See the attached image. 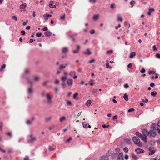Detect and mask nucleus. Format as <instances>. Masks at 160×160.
<instances>
[{"instance_id":"1","label":"nucleus","mask_w":160,"mask_h":160,"mask_svg":"<svg viewBox=\"0 0 160 160\" xmlns=\"http://www.w3.org/2000/svg\"><path fill=\"white\" fill-rule=\"evenodd\" d=\"M132 139L133 142L138 146L142 147V144L138 138L134 136L132 138Z\"/></svg>"},{"instance_id":"2","label":"nucleus","mask_w":160,"mask_h":160,"mask_svg":"<svg viewBox=\"0 0 160 160\" xmlns=\"http://www.w3.org/2000/svg\"><path fill=\"white\" fill-rule=\"evenodd\" d=\"M46 98L47 99V102L48 104H51L52 103V97L51 94L48 93L46 94Z\"/></svg>"},{"instance_id":"3","label":"nucleus","mask_w":160,"mask_h":160,"mask_svg":"<svg viewBox=\"0 0 160 160\" xmlns=\"http://www.w3.org/2000/svg\"><path fill=\"white\" fill-rule=\"evenodd\" d=\"M37 138L33 136L32 134H31L29 136V138L28 140V143H32L33 142L36 140Z\"/></svg>"},{"instance_id":"4","label":"nucleus","mask_w":160,"mask_h":160,"mask_svg":"<svg viewBox=\"0 0 160 160\" xmlns=\"http://www.w3.org/2000/svg\"><path fill=\"white\" fill-rule=\"evenodd\" d=\"M26 3L22 4L20 6V8L21 9L20 12H22V11H26V9L25 8L26 7Z\"/></svg>"},{"instance_id":"5","label":"nucleus","mask_w":160,"mask_h":160,"mask_svg":"<svg viewBox=\"0 0 160 160\" xmlns=\"http://www.w3.org/2000/svg\"><path fill=\"white\" fill-rule=\"evenodd\" d=\"M158 127V124L157 125L156 123H153L151 125V128L153 130H156L159 128Z\"/></svg>"},{"instance_id":"6","label":"nucleus","mask_w":160,"mask_h":160,"mask_svg":"<svg viewBox=\"0 0 160 160\" xmlns=\"http://www.w3.org/2000/svg\"><path fill=\"white\" fill-rule=\"evenodd\" d=\"M135 152L137 154H139L140 153H142L144 152V150L142 149H141L140 148H138L135 150Z\"/></svg>"},{"instance_id":"7","label":"nucleus","mask_w":160,"mask_h":160,"mask_svg":"<svg viewBox=\"0 0 160 160\" xmlns=\"http://www.w3.org/2000/svg\"><path fill=\"white\" fill-rule=\"evenodd\" d=\"M149 150L150 151V152L149 153V155L153 154L156 151L155 150L153 149V147L149 148Z\"/></svg>"},{"instance_id":"8","label":"nucleus","mask_w":160,"mask_h":160,"mask_svg":"<svg viewBox=\"0 0 160 160\" xmlns=\"http://www.w3.org/2000/svg\"><path fill=\"white\" fill-rule=\"evenodd\" d=\"M149 135H150L151 136L154 137L156 136L157 134L155 131L151 130L149 132Z\"/></svg>"},{"instance_id":"9","label":"nucleus","mask_w":160,"mask_h":160,"mask_svg":"<svg viewBox=\"0 0 160 160\" xmlns=\"http://www.w3.org/2000/svg\"><path fill=\"white\" fill-rule=\"evenodd\" d=\"M123 155L122 153H120L118 155L117 160H123Z\"/></svg>"},{"instance_id":"10","label":"nucleus","mask_w":160,"mask_h":160,"mask_svg":"<svg viewBox=\"0 0 160 160\" xmlns=\"http://www.w3.org/2000/svg\"><path fill=\"white\" fill-rule=\"evenodd\" d=\"M142 132L144 136H148L149 135V132L146 129H143Z\"/></svg>"},{"instance_id":"11","label":"nucleus","mask_w":160,"mask_h":160,"mask_svg":"<svg viewBox=\"0 0 160 160\" xmlns=\"http://www.w3.org/2000/svg\"><path fill=\"white\" fill-rule=\"evenodd\" d=\"M68 65V63H67L65 64H61L59 65V69H62L67 67Z\"/></svg>"},{"instance_id":"12","label":"nucleus","mask_w":160,"mask_h":160,"mask_svg":"<svg viewBox=\"0 0 160 160\" xmlns=\"http://www.w3.org/2000/svg\"><path fill=\"white\" fill-rule=\"evenodd\" d=\"M67 84L69 86H71L73 84V80L72 79H68L67 82Z\"/></svg>"},{"instance_id":"13","label":"nucleus","mask_w":160,"mask_h":160,"mask_svg":"<svg viewBox=\"0 0 160 160\" xmlns=\"http://www.w3.org/2000/svg\"><path fill=\"white\" fill-rule=\"evenodd\" d=\"M49 6L50 7L52 8H56V6L55 5H53V2L52 1L50 2Z\"/></svg>"},{"instance_id":"14","label":"nucleus","mask_w":160,"mask_h":160,"mask_svg":"<svg viewBox=\"0 0 160 160\" xmlns=\"http://www.w3.org/2000/svg\"><path fill=\"white\" fill-rule=\"evenodd\" d=\"M68 51V48L67 47H64L62 48V52L63 53H67Z\"/></svg>"},{"instance_id":"15","label":"nucleus","mask_w":160,"mask_h":160,"mask_svg":"<svg viewBox=\"0 0 160 160\" xmlns=\"http://www.w3.org/2000/svg\"><path fill=\"white\" fill-rule=\"evenodd\" d=\"M147 136H144L142 135V136L141 137V139L143 140L145 142H147Z\"/></svg>"},{"instance_id":"16","label":"nucleus","mask_w":160,"mask_h":160,"mask_svg":"<svg viewBox=\"0 0 160 160\" xmlns=\"http://www.w3.org/2000/svg\"><path fill=\"white\" fill-rule=\"evenodd\" d=\"M136 55V52H132L129 56V58H132L133 57Z\"/></svg>"},{"instance_id":"17","label":"nucleus","mask_w":160,"mask_h":160,"mask_svg":"<svg viewBox=\"0 0 160 160\" xmlns=\"http://www.w3.org/2000/svg\"><path fill=\"white\" fill-rule=\"evenodd\" d=\"M48 93H47L45 91H43L41 92V96L42 97H44L45 96H46V94Z\"/></svg>"},{"instance_id":"18","label":"nucleus","mask_w":160,"mask_h":160,"mask_svg":"<svg viewBox=\"0 0 160 160\" xmlns=\"http://www.w3.org/2000/svg\"><path fill=\"white\" fill-rule=\"evenodd\" d=\"M154 9L153 8H152L149 9V11L148 12V15H150L152 12L154 11Z\"/></svg>"},{"instance_id":"19","label":"nucleus","mask_w":160,"mask_h":160,"mask_svg":"<svg viewBox=\"0 0 160 160\" xmlns=\"http://www.w3.org/2000/svg\"><path fill=\"white\" fill-rule=\"evenodd\" d=\"M99 17V15L96 14L93 16L92 19L94 20H96L98 19Z\"/></svg>"},{"instance_id":"20","label":"nucleus","mask_w":160,"mask_h":160,"mask_svg":"<svg viewBox=\"0 0 160 160\" xmlns=\"http://www.w3.org/2000/svg\"><path fill=\"white\" fill-rule=\"evenodd\" d=\"M123 98L126 101H128V96L126 93L124 94L123 96Z\"/></svg>"},{"instance_id":"21","label":"nucleus","mask_w":160,"mask_h":160,"mask_svg":"<svg viewBox=\"0 0 160 160\" xmlns=\"http://www.w3.org/2000/svg\"><path fill=\"white\" fill-rule=\"evenodd\" d=\"M48 16H49V14L48 13H46V14L44 15L43 16V17L44 18V19L45 20L47 21L48 20Z\"/></svg>"},{"instance_id":"22","label":"nucleus","mask_w":160,"mask_h":160,"mask_svg":"<svg viewBox=\"0 0 160 160\" xmlns=\"http://www.w3.org/2000/svg\"><path fill=\"white\" fill-rule=\"evenodd\" d=\"M45 35L47 36H49L51 34V33L49 31H47V32H44Z\"/></svg>"},{"instance_id":"23","label":"nucleus","mask_w":160,"mask_h":160,"mask_svg":"<svg viewBox=\"0 0 160 160\" xmlns=\"http://www.w3.org/2000/svg\"><path fill=\"white\" fill-rule=\"evenodd\" d=\"M32 89L31 88H29L28 89V92L29 94H31L32 93Z\"/></svg>"},{"instance_id":"24","label":"nucleus","mask_w":160,"mask_h":160,"mask_svg":"<svg viewBox=\"0 0 160 160\" xmlns=\"http://www.w3.org/2000/svg\"><path fill=\"white\" fill-rule=\"evenodd\" d=\"M66 119V117L65 116H63L61 117L60 118V121L61 122H62L63 121L65 120Z\"/></svg>"},{"instance_id":"25","label":"nucleus","mask_w":160,"mask_h":160,"mask_svg":"<svg viewBox=\"0 0 160 160\" xmlns=\"http://www.w3.org/2000/svg\"><path fill=\"white\" fill-rule=\"evenodd\" d=\"M67 78L68 77H67V76H63V77H62L61 78V80L63 82H64L67 79Z\"/></svg>"},{"instance_id":"26","label":"nucleus","mask_w":160,"mask_h":160,"mask_svg":"<svg viewBox=\"0 0 160 160\" xmlns=\"http://www.w3.org/2000/svg\"><path fill=\"white\" fill-rule=\"evenodd\" d=\"M135 134L137 136L140 138L142 136V135L138 132H136Z\"/></svg>"},{"instance_id":"27","label":"nucleus","mask_w":160,"mask_h":160,"mask_svg":"<svg viewBox=\"0 0 160 160\" xmlns=\"http://www.w3.org/2000/svg\"><path fill=\"white\" fill-rule=\"evenodd\" d=\"M132 158L135 160H136L138 158V157L134 154H132Z\"/></svg>"},{"instance_id":"28","label":"nucleus","mask_w":160,"mask_h":160,"mask_svg":"<svg viewBox=\"0 0 160 160\" xmlns=\"http://www.w3.org/2000/svg\"><path fill=\"white\" fill-rule=\"evenodd\" d=\"M117 18V20L118 21H120L121 22H122V17H121L119 15H118Z\"/></svg>"},{"instance_id":"29","label":"nucleus","mask_w":160,"mask_h":160,"mask_svg":"<svg viewBox=\"0 0 160 160\" xmlns=\"http://www.w3.org/2000/svg\"><path fill=\"white\" fill-rule=\"evenodd\" d=\"M76 72L74 71H72L69 72V75L71 76H72L73 75H75Z\"/></svg>"},{"instance_id":"30","label":"nucleus","mask_w":160,"mask_h":160,"mask_svg":"<svg viewBox=\"0 0 160 160\" xmlns=\"http://www.w3.org/2000/svg\"><path fill=\"white\" fill-rule=\"evenodd\" d=\"M84 54H85L89 55L90 54V51L89 49L87 50L86 51L84 52Z\"/></svg>"},{"instance_id":"31","label":"nucleus","mask_w":160,"mask_h":160,"mask_svg":"<svg viewBox=\"0 0 160 160\" xmlns=\"http://www.w3.org/2000/svg\"><path fill=\"white\" fill-rule=\"evenodd\" d=\"M82 124L83 126L85 128H87L88 127H90V125L89 124H85L83 123Z\"/></svg>"},{"instance_id":"32","label":"nucleus","mask_w":160,"mask_h":160,"mask_svg":"<svg viewBox=\"0 0 160 160\" xmlns=\"http://www.w3.org/2000/svg\"><path fill=\"white\" fill-rule=\"evenodd\" d=\"M151 95L153 97H155L157 95V92H156L154 91L151 92Z\"/></svg>"},{"instance_id":"33","label":"nucleus","mask_w":160,"mask_h":160,"mask_svg":"<svg viewBox=\"0 0 160 160\" xmlns=\"http://www.w3.org/2000/svg\"><path fill=\"white\" fill-rule=\"evenodd\" d=\"M52 119V117L51 116L49 117H48L46 118L45 119V121L46 122H48L50 120Z\"/></svg>"},{"instance_id":"34","label":"nucleus","mask_w":160,"mask_h":160,"mask_svg":"<svg viewBox=\"0 0 160 160\" xmlns=\"http://www.w3.org/2000/svg\"><path fill=\"white\" fill-rule=\"evenodd\" d=\"M101 160H109L108 158L106 157H102L101 158Z\"/></svg>"},{"instance_id":"35","label":"nucleus","mask_w":160,"mask_h":160,"mask_svg":"<svg viewBox=\"0 0 160 160\" xmlns=\"http://www.w3.org/2000/svg\"><path fill=\"white\" fill-rule=\"evenodd\" d=\"M6 67V65L5 64H3L1 66V68H0V70L2 71V70L5 68Z\"/></svg>"},{"instance_id":"36","label":"nucleus","mask_w":160,"mask_h":160,"mask_svg":"<svg viewBox=\"0 0 160 160\" xmlns=\"http://www.w3.org/2000/svg\"><path fill=\"white\" fill-rule=\"evenodd\" d=\"M67 104V105H69V106H72V104L71 102V101H69L68 100H67L66 101Z\"/></svg>"},{"instance_id":"37","label":"nucleus","mask_w":160,"mask_h":160,"mask_svg":"<svg viewBox=\"0 0 160 160\" xmlns=\"http://www.w3.org/2000/svg\"><path fill=\"white\" fill-rule=\"evenodd\" d=\"M26 123L27 125H31L32 124V122L29 120H28L26 122Z\"/></svg>"},{"instance_id":"38","label":"nucleus","mask_w":160,"mask_h":160,"mask_svg":"<svg viewBox=\"0 0 160 160\" xmlns=\"http://www.w3.org/2000/svg\"><path fill=\"white\" fill-rule=\"evenodd\" d=\"M135 3V2L134 1H131L130 2V4L132 5V7L133 6V5Z\"/></svg>"},{"instance_id":"39","label":"nucleus","mask_w":160,"mask_h":160,"mask_svg":"<svg viewBox=\"0 0 160 160\" xmlns=\"http://www.w3.org/2000/svg\"><path fill=\"white\" fill-rule=\"evenodd\" d=\"M49 149L50 151H52L55 150L54 148L51 146H49Z\"/></svg>"},{"instance_id":"40","label":"nucleus","mask_w":160,"mask_h":160,"mask_svg":"<svg viewBox=\"0 0 160 160\" xmlns=\"http://www.w3.org/2000/svg\"><path fill=\"white\" fill-rule=\"evenodd\" d=\"M72 140V138L71 137H70L68 140L65 141V142L66 143H68V142H69L71 140Z\"/></svg>"},{"instance_id":"41","label":"nucleus","mask_w":160,"mask_h":160,"mask_svg":"<svg viewBox=\"0 0 160 160\" xmlns=\"http://www.w3.org/2000/svg\"><path fill=\"white\" fill-rule=\"evenodd\" d=\"M113 51L112 50H110L109 51H108L106 52V54H110L112 53Z\"/></svg>"},{"instance_id":"42","label":"nucleus","mask_w":160,"mask_h":160,"mask_svg":"<svg viewBox=\"0 0 160 160\" xmlns=\"http://www.w3.org/2000/svg\"><path fill=\"white\" fill-rule=\"evenodd\" d=\"M12 19L13 20H14L16 21L18 20L17 18L15 16H13L12 17Z\"/></svg>"},{"instance_id":"43","label":"nucleus","mask_w":160,"mask_h":160,"mask_svg":"<svg viewBox=\"0 0 160 160\" xmlns=\"http://www.w3.org/2000/svg\"><path fill=\"white\" fill-rule=\"evenodd\" d=\"M123 150L125 152H127L128 151V148L125 147L124 148Z\"/></svg>"},{"instance_id":"44","label":"nucleus","mask_w":160,"mask_h":160,"mask_svg":"<svg viewBox=\"0 0 160 160\" xmlns=\"http://www.w3.org/2000/svg\"><path fill=\"white\" fill-rule=\"evenodd\" d=\"M86 105L88 106H90V100H89L86 103Z\"/></svg>"},{"instance_id":"45","label":"nucleus","mask_w":160,"mask_h":160,"mask_svg":"<svg viewBox=\"0 0 160 160\" xmlns=\"http://www.w3.org/2000/svg\"><path fill=\"white\" fill-rule=\"evenodd\" d=\"M42 34L41 33H37L36 34V35L37 37H41L42 36Z\"/></svg>"},{"instance_id":"46","label":"nucleus","mask_w":160,"mask_h":160,"mask_svg":"<svg viewBox=\"0 0 160 160\" xmlns=\"http://www.w3.org/2000/svg\"><path fill=\"white\" fill-rule=\"evenodd\" d=\"M106 68H111V67L109 66V63H107L106 64Z\"/></svg>"},{"instance_id":"47","label":"nucleus","mask_w":160,"mask_h":160,"mask_svg":"<svg viewBox=\"0 0 160 160\" xmlns=\"http://www.w3.org/2000/svg\"><path fill=\"white\" fill-rule=\"evenodd\" d=\"M152 48L153 51H156L157 50V49L155 45H154L152 46Z\"/></svg>"},{"instance_id":"48","label":"nucleus","mask_w":160,"mask_h":160,"mask_svg":"<svg viewBox=\"0 0 160 160\" xmlns=\"http://www.w3.org/2000/svg\"><path fill=\"white\" fill-rule=\"evenodd\" d=\"M142 102H145L146 103H148V100L147 99H146L145 100H144L143 99H142Z\"/></svg>"},{"instance_id":"49","label":"nucleus","mask_w":160,"mask_h":160,"mask_svg":"<svg viewBox=\"0 0 160 160\" xmlns=\"http://www.w3.org/2000/svg\"><path fill=\"white\" fill-rule=\"evenodd\" d=\"M60 18L62 20H64L65 19V14H64L63 16H61Z\"/></svg>"},{"instance_id":"50","label":"nucleus","mask_w":160,"mask_h":160,"mask_svg":"<svg viewBox=\"0 0 160 160\" xmlns=\"http://www.w3.org/2000/svg\"><path fill=\"white\" fill-rule=\"evenodd\" d=\"M134 109L133 108H131L130 109H129L128 110V112H133L134 111Z\"/></svg>"},{"instance_id":"51","label":"nucleus","mask_w":160,"mask_h":160,"mask_svg":"<svg viewBox=\"0 0 160 160\" xmlns=\"http://www.w3.org/2000/svg\"><path fill=\"white\" fill-rule=\"evenodd\" d=\"M156 56L158 58H160V54L158 53H156Z\"/></svg>"},{"instance_id":"52","label":"nucleus","mask_w":160,"mask_h":160,"mask_svg":"<svg viewBox=\"0 0 160 160\" xmlns=\"http://www.w3.org/2000/svg\"><path fill=\"white\" fill-rule=\"evenodd\" d=\"M97 91H98L97 89H94L92 90V92L93 93H95L97 92Z\"/></svg>"},{"instance_id":"53","label":"nucleus","mask_w":160,"mask_h":160,"mask_svg":"<svg viewBox=\"0 0 160 160\" xmlns=\"http://www.w3.org/2000/svg\"><path fill=\"white\" fill-rule=\"evenodd\" d=\"M128 156L127 154H125L124 156L125 159L126 160H128Z\"/></svg>"},{"instance_id":"54","label":"nucleus","mask_w":160,"mask_h":160,"mask_svg":"<svg viewBox=\"0 0 160 160\" xmlns=\"http://www.w3.org/2000/svg\"><path fill=\"white\" fill-rule=\"evenodd\" d=\"M109 126V125L106 126L105 124H103L102 125V127L104 128H108Z\"/></svg>"},{"instance_id":"55","label":"nucleus","mask_w":160,"mask_h":160,"mask_svg":"<svg viewBox=\"0 0 160 160\" xmlns=\"http://www.w3.org/2000/svg\"><path fill=\"white\" fill-rule=\"evenodd\" d=\"M39 78L38 77L36 76L34 78V80L35 81H38L39 80Z\"/></svg>"},{"instance_id":"56","label":"nucleus","mask_w":160,"mask_h":160,"mask_svg":"<svg viewBox=\"0 0 160 160\" xmlns=\"http://www.w3.org/2000/svg\"><path fill=\"white\" fill-rule=\"evenodd\" d=\"M55 127L54 126H52L50 127L49 128V129L50 130H51L52 129H53Z\"/></svg>"},{"instance_id":"57","label":"nucleus","mask_w":160,"mask_h":160,"mask_svg":"<svg viewBox=\"0 0 160 160\" xmlns=\"http://www.w3.org/2000/svg\"><path fill=\"white\" fill-rule=\"evenodd\" d=\"M78 95V93L76 92L75 94H74L73 98L74 99H75L76 98V97H77Z\"/></svg>"},{"instance_id":"58","label":"nucleus","mask_w":160,"mask_h":160,"mask_svg":"<svg viewBox=\"0 0 160 160\" xmlns=\"http://www.w3.org/2000/svg\"><path fill=\"white\" fill-rule=\"evenodd\" d=\"M48 81H45L43 83V85L44 86H45L48 83Z\"/></svg>"},{"instance_id":"59","label":"nucleus","mask_w":160,"mask_h":160,"mask_svg":"<svg viewBox=\"0 0 160 160\" xmlns=\"http://www.w3.org/2000/svg\"><path fill=\"white\" fill-rule=\"evenodd\" d=\"M70 37L71 38V39H72V40L73 41H74L75 40L74 38V37L73 36H70Z\"/></svg>"},{"instance_id":"60","label":"nucleus","mask_w":160,"mask_h":160,"mask_svg":"<svg viewBox=\"0 0 160 160\" xmlns=\"http://www.w3.org/2000/svg\"><path fill=\"white\" fill-rule=\"evenodd\" d=\"M140 72L141 73H143L145 72V70L144 68H142Z\"/></svg>"},{"instance_id":"61","label":"nucleus","mask_w":160,"mask_h":160,"mask_svg":"<svg viewBox=\"0 0 160 160\" xmlns=\"http://www.w3.org/2000/svg\"><path fill=\"white\" fill-rule=\"evenodd\" d=\"M6 134L10 136V137H11L12 136V134L11 132H7L6 133Z\"/></svg>"},{"instance_id":"62","label":"nucleus","mask_w":160,"mask_h":160,"mask_svg":"<svg viewBox=\"0 0 160 160\" xmlns=\"http://www.w3.org/2000/svg\"><path fill=\"white\" fill-rule=\"evenodd\" d=\"M29 72V71L28 69H26L24 70V72L25 73L27 74Z\"/></svg>"},{"instance_id":"63","label":"nucleus","mask_w":160,"mask_h":160,"mask_svg":"<svg viewBox=\"0 0 160 160\" xmlns=\"http://www.w3.org/2000/svg\"><path fill=\"white\" fill-rule=\"evenodd\" d=\"M121 27V26L120 24H119L118 25V26L115 27V28L116 29H118V28H120Z\"/></svg>"},{"instance_id":"64","label":"nucleus","mask_w":160,"mask_h":160,"mask_svg":"<svg viewBox=\"0 0 160 160\" xmlns=\"http://www.w3.org/2000/svg\"><path fill=\"white\" fill-rule=\"evenodd\" d=\"M124 87L125 88H127L128 87V84H125L124 85Z\"/></svg>"}]
</instances>
